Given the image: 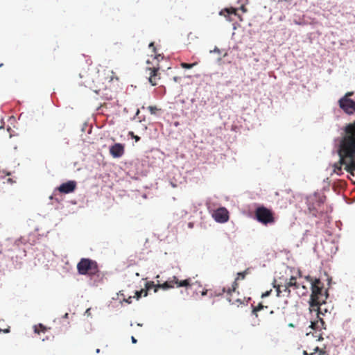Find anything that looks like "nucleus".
Segmentation results:
<instances>
[{
  "mask_svg": "<svg viewBox=\"0 0 355 355\" xmlns=\"http://www.w3.org/2000/svg\"><path fill=\"white\" fill-rule=\"evenodd\" d=\"M156 286L157 285H155L153 282H146V288L148 290V291L152 288H154V290H155L156 288Z\"/></svg>",
  "mask_w": 355,
  "mask_h": 355,
  "instance_id": "22",
  "label": "nucleus"
},
{
  "mask_svg": "<svg viewBox=\"0 0 355 355\" xmlns=\"http://www.w3.org/2000/svg\"><path fill=\"white\" fill-rule=\"evenodd\" d=\"M273 313H274V311H271L270 312V314H272Z\"/></svg>",
  "mask_w": 355,
  "mask_h": 355,
  "instance_id": "44",
  "label": "nucleus"
},
{
  "mask_svg": "<svg viewBox=\"0 0 355 355\" xmlns=\"http://www.w3.org/2000/svg\"><path fill=\"white\" fill-rule=\"evenodd\" d=\"M87 314L89 315L90 314V309H87L86 312H85Z\"/></svg>",
  "mask_w": 355,
  "mask_h": 355,
  "instance_id": "39",
  "label": "nucleus"
},
{
  "mask_svg": "<svg viewBox=\"0 0 355 355\" xmlns=\"http://www.w3.org/2000/svg\"><path fill=\"white\" fill-rule=\"evenodd\" d=\"M352 94H353V92H347L345 94V95L344 96H343L342 98H346L347 99H350L349 96H351Z\"/></svg>",
  "mask_w": 355,
  "mask_h": 355,
  "instance_id": "28",
  "label": "nucleus"
},
{
  "mask_svg": "<svg viewBox=\"0 0 355 355\" xmlns=\"http://www.w3.org/2000/svg\"><path fill=\"white\" fill-rule=\"evenodd\" d=\"M300 286H301V287H302V288H303L305 291H307V288H306V287L305 286H304V285L301 284V285H300Z\"/></svg>",
  "mask_w": 355,
  "mask_h": 355,
  "instance_id": "37",
  "label": "nucleus"
},
{
  "mask_svg": "<svg viewBox=\"0 0 355 355\" xmlns=\"http://www.w3.org/2000/svg\"><path fill=\"white\" fill-rule=\"evenodd\" d=\"M271 292H272V290L267 291L266 292L262 293L261 297L263 298V297H266L269 296L270 295Z\"/></svg>",
  "mask_w": 355,
  "mask_h": 355,
  "instance_id": "27",
  "label": "nucleus"
},
{
  "mask_svg": "<svg viewBox=\"0 0 355 355\" xmlns=\"http://www.w3.org/2000/svg\"><path fill=\"white\" fill-rule=\"evenodd\" d=\"M2 66H3V64H0V67H2Z\"/></svg>",
  "mask_w": 355,
  "mask_h": 355,
  "instance_id": "46",
  "label": "nucleus"
},
{
  "mask_svg": "<svg viewBox=\"0 0 355 355\" xmlns=\"http://www.w3.org/2000/svg\"><path fill=\"white\" fill-rule=\"evenodd\" d=\"M175 284H176L178 287H187L190 286V279L179 281L177 277L173 276L172 279H169L164 283L157 284L155 293L157 292L159 288H162L164 290L173 288H174Z\"/></svg>",
  "mask_w": 355,
  "mask_h": 355,
  "instance_id": "7",
  "label": "nucleus"
},
{
  "mask_svg": "<svg viewBox=\"0 0 355 355\" xmlns=\"http://www.w3.org/2000/svg\"><path fill=\"white\" fill-rule=\"evenodd\" d=\"M77 183L74 180H69L67 182L62 183L57 188V190L61 193H70L75 191Z\"/></svg>",
  "mask_w": 355,
  "mask_h": 355,
  "instance_id": "13",
  "label": "nucleus"
},
{
  "mask_svg": "<svg viewBox=\"0 0 355 355\" xmlns=\"http://www.w3.org/2000/svg\"><path fill=\"white\" fill-rule=\"evenodd\" d=\"M306 279L311 284V294L309 300V306L318 304V302L327 301L329 294L327 290L324 288V283L320 279L306 276Z\"/></svg>",
  "mask_w": 355,
  "mask_h": 355,
  "instance_id": "2",
  "label": "nucleus"
},
{
  "mask_svg": "<svg viewBox=\"0 0 355 355\" xmlns=\"http://www.w3.org/2000/svg\"><path fill=\"white\" fill-rule=\"evenodd\" d=\"M207 293V291H202V295H205Z\"/></svg>",
  "mask_w": 355,
  "mask_h": 355,
  "instance_id": "41",
  "label": "nucleus"
},
{
  "mask_svg": "<svg viewBox=\"0 0 355 355\" xmlns=\"http://www.w3.org/2000/svg\"><path fill=\"white\" fill-rule=\"evenodd\" d=\"M339 107L345 113L352 115L355 113V101L346 98H341L338 101Z\"/></svg>",
  "mask_w": 355,
  "mask_h": 355,
  "instance_id": "9",
  "label": "nucleus"
},
{
  "mask_svg": "<svg viewBox=\"0 0 355 355\" xmlns=\"http://www.w3.org/2000/svg\"><path fill=\"white\" fill-rule=\"evenodd\" d=\"M343 132L338 139L343 141V144H347V148L350 151H355V121L347 124L342 129Z\"/></svg>",
  "mask_w": 355,
  "mask_h": 355,
  "instance_id": "3",
  "label": "nucleus"
},
{
  "mask_svg": "<svg viewBox=\"0 0 355 355\" xmlns=\"http://www.w3.org/2000/svg\"><path fill=\"white\" fill-rule=\"evenodd\" d=\"M132 297L130 296L127 300H126V302L128 303V304H130L132 302Z\"/></svg>",
  "mask_w": 355,
  "mask_h": 355,
  "instance_id": "33",
  "label": "nucleus"
},
{
  "mask_svg": "<svg viewBox=\"0 0 355 355\" xmlns=\"http://www.w3.org/2000/svg\"><path fill=\"white\" fill-rule=\"evenodd\" d=\"M228 300L230 302L234 304V302L230 297H228Z\"/></svg>",
  "mask_w": 355,
  "mask_h": 355,
  "instance_id": "38",
  "label": "nucleus"
},
{
  "mask_svg": "<svg viewBox=\"0 0 355 355\" xmlns=\"http://www.w3.org/2000/svg\"><path fill=\"white\" fill-rule=\"evenodd\" d=\"M196 64V63L188 64V63H185V62H182L180 65L184 69H191Z\"/></svg>",
  "mask_w": 355,
  "mask_h": 355,
  "instance_id": "23",
  "label": "nucleus"
},
{
  "mask_svg": "<svg viewBox=\"0 0 355 355\" xmlns=\"http://www.w3.org/2000/svg\"><path fill=\"white\" fill-rule=\"evenodd\" d=\"M96 352V353H99L100 352V349H97Z\"/></svg>",
  "mask_w": 355,
  "mask_h": 355,
  "instance_id": "43",
  "label": "nucleus"
},
{
  "mask_svg": "<svg viewBox=\"0 0 355 355\" xmlns=\"http://www.w3.org/2000/svg\"><path fill=\"white\" fill-rule=\"evenodd\" d=\"M68 316H69V314L67 313H66L64 315V318H68Z\"/></svg>",
  "mask_w": 355,
  "mask_h": 355,
  "instance_id": "40",
  "label": "nucleus"
},
{
  "mask_svg": "<svg viewBox=\"0 0 355 355\" xmlns=\"http://www.w3.org/2000/svg\"><path fill=\"white\" fill-rule=\"evenodd\" d=\"M77 270L80 275L93 276L96 275L99 270L96 261L87 258H82L77 264Z\"/></svg>",
  "mask_w": 355,
  "mask_h": 355,
  "instance_id": "5",
  "label": "nucleus"
},
{
  "mask_svg": "<svg viewBox=\"0 0 355 355\" xmlns=\"http://www.w3.org/2000/svg\"><path fill=\"white\" fill-rule=\"evenodd\" d=\"M304 355H307L306 352H304Z\"/></svg>",
  "mask_w": 355,
  "mask_h": 355,
  "instance_id": "45",
  "label": "nucleus"
},
{
  "mask_svg": "<svg viewBox=\"0 0 355 355\" xmlns=\"http://www.w3.org/2000/svg\"><path fill=\"white\" fill-rule=\"evenodd\" d=\"M287 282L288 284V286L294 290L299 289L301 285L300 283L297 282V278L294 276H291Z\"/></svg>",
  "mask_w": 355,
  "mask_h": 355,
  "instance_id": "19",
  "label": "nucleus"
},
{
  "mask_svg": "<svg viewBox=\"0 0 355 355\" xmlns=\"http://www.w3.org/2000/svg\"><path fill=\"white\" fill-rule=\"evenodd\" d=\"M315 351H319V355H324L325 354V352H324L323 350H321V349H319L318 347H317L315 349Z\"/></svg>",
  "mask_w": 355,
  "mask_h": 355,
  "instance_id": "29",
  "label": "nucleus"
},
{
  "mask_svg": "<svg viewBox=\"0 0 355 355\" xmlns=\"http://www.w3.org/2000/svg\"><path fill=\"white\" fill-rule=\"evenodd\" d=\"M159 57H161V55H159V54L158 55L155 56V58H156V59H157V60H159Z\"/></svg>",
  "mask_w": 355,
  "mask_h": 355,
  "instance_id": "42",
  "label": "nucleus"
},
{
  "mask_svg": "<svg viewBox=\"0 0 355 355\" xmlns=\"http://www.w3.org/2000/svg\"><path fill=\"white\" fill-rule=\"evenodd\" d=\"M281 0H279V1H280Z\"/></svg>",
  "mask_w": 355,
  "mask_h": 355,
  "instance_id": "47",
  "label": "nucleus"
},
{
  "mask_svg": "<svg viewBox=\"0 0 355 355\" xmlns=\"http://www.w3.org/2000/svg\"><path fill=\"white\" fill-rule=\"evenodd\" d=\"M180 79V77H177V76H175L173 78V80H174L175 82H178Z\"/></svg>",
  "mask_w": 355,
  "mask_h": 355,
  "instance_id": "35",
  "label": "nucleus"
},
{
  "mask_svg": "<svg viewBox=\"0 0 355 355\" xmlns=\"http://www.w3.org/2000/svg\"><path fill=\"white\" fill-rule=\"evenodd\" d=\"M343 132L338 139L343 141V144H347V148L350 151H355V121L347 124L342 129Z\"/></svg>",
  "mask_w": 355,
  "mask_h": 355,
  "instance_id": "4",
  "label": "nucleus"
},
{
  "mask_svg": "<svg viewBox=\"0 0 355 355\" xmlns=\"http://www.w3.org/2000/svg\"><path fill=\"white\" fill-rule=\"evenodd\" d=\"M149 47H150V48H152V49H153V51H154V52H155V50H156V49H155V46H154V43H153V42L150 43V44H149Z\"/></svg>",
  "mask_w": 355,
  "mask_h": 355,
  "instance_id": "31",
  "label": "nucleus"
},
{
  "mask_svg": "<svg viewBox=\"0 0 355 355\" xmlns=\"http://www.w3.org/2000/svg\"><path fill=\"white\" fill-rule=\"evenodd\" d=\"M247 274H248V269H246L245 271L242 272H239L237 274V277L235 279L234 282L232 285V287L228 288L227 289L223 288V292H227L228 295H232V293L234 292L238 287L237 282L240 279H244Z\"/></svg>",
  "mask_w": 355,
  "mask_h": 355,
  "instance_id": "14",
  "label": "nucleus"
},
{
  "mask_svg": "<svg viewBox=\"0 0 355 355\" xmlns=\"http://www.w3.org/2000/svg\"><path fill=\"white\" fill-rule=\"evenodd\" d=\"M148 110H149L150 113L151 114H155L157 111L158 110V108L156 106H148Z\"/></svg>",
  "mask_w": 355,
  "mask_h": 355,
  "instance_id": "24",
  "label": "nucleus"
},
{
  "mask_svg": "<svg viewBox=\"0 0 355 355\" xmlns=\"http://www.w3.org/2000/svg\"><path fill=\"white\" fill-rule=\"evenodd\" d=\"M46 328L42 324H40L38 326L34 327L35 333L40 334V331L44 332Z\"/></svg>",
  "mask_w": 355,
  "mask_h": 355,
  "instance_id": "21",
  "label": "nucleus"
},
{
  "mask_svg": "<svg viewBox=\"0 0 355 355\" xmlns=\"http://www.w3.org/2000/svg\"><path fill=\"white\" fill-rule=\"evenodd\" d=\"M131 340H132V342L133 343H137V340L135 339V338L134 336H132Z\"/></svg>",
  "mask_w": 355,
  "mask_h": 355,
  "instance_id": "36",
  "label": "nucleus"
},
{
  "mask_svg": "<svg viewBox=\"0 0 355 355\" xmlns=\"http://www.w3.org/2000/svg\"><path fill=\"white\" fill-rule=\"evenodd\" d=\"M313 201L314 200L312 198L309 200V210L313 216H316L318 212L319 207L322 205V201L318 200H315V202Z\"/></svg>",
  "mask_w": 355,
  "mask_h": 355,
  "instance_id": "17",
  "label": "nucleus"
},
{
  "mask_svg": "<svg viewBox=\"0 0 355 355\" xmlns=\"http://www.w3.org/2000/svg\"><path fill=\"white\" fill-rule=\"evenodd\" d=\"M274 288H276L277 297H281V296H286L287 297H290L291 288H290V286H288V284L287 281H286L284 284H282V282H280L277 284H274Z\"/></svg>",
  "mask_w": 355,
  "mask_h": 355,
  "instance_id": "12",
  "label": "nucleus"
},
{
  "mask_svg": "<svg viewBox=\"0 0 355 355\" xmlns=\"http://www.w3.org/2000/svg\"><path fill=\"white\" fill-rule=\"evenodd\" d=\"M142 295V291H135V295L133 297H136L137 300H139Z\"/></svg>",
  "mask_w": 355,
  "mask_h": 355,
  "instance_id": "26",
  "label": "nucleus"
},
{
  "mask_svg": "<svg viewBox=\"0 0 355 355\" xmlns=\"http://www.w3.org/2000/svg\"><path fill=\"white\" fill-rule=\"evenodd\" d=\"M337 153L339 161L334 164V172L338 175L342 174V166L345 170L351 175H354L355 171V151H349L347 144H343V141L336 138L335 139Z\"/></svg>",
  "mask_w": 355,
  "mask_h": 355,
  "instance_id": "1",
  "label": "nucleus"
},
{
  "mask_svg": "<svg viewBox=\"0 0 355 355\" xmlns=\"http://www.w3.org/2000/svg\"><path fill=\"white\" fill-rule=\"evenodd\" d=\"M90 88L96 94H99V92H101V90L103 89V85L102 86H95L94 87H92V86H90Z\"/></svg>",
  "mask_w": 355,
  "mask_h": 355,
  "instance_id": "25",
  "label": "nucleus"
},
{
  "mask_svg": "<svg viewBox=\"0 0 355 355\" xmlns=\"http://www.w3.org/2000/svg\"><path fill=\"white\" fill-rule=\"evenodd\" d=\"M133 139H135L136 142H137L140 140V137L137 135L134 136Z\"/></svg>",
  "mask_w": 355,
  "mask_h": 355,
  "instance_id": "32",
  "label": "nucleus"
},
{
  "mask_svg": "<svg viewBox=\"0 0 355 355\" xmlns=\"http://www.w3.org/2000/svg\"><path fill=\"white\" fill-rule=\"evenodd\" d=\"M239 10H241L243 13H245L248 11L245 6L242 5L238 9L234 8L233 7L225 8L220 12V15H223L225 17H226L227 19V20H229L230 21L233 20L231 17L232 15L238 17V18L241 21H242V18H241V15L238 13Z\"/></svg>",
  "mask_w": 355,
  "mask_h": 355,
  "instance_id": "8",
  "label": "nucleus"
},
{
  "mask_svg": "<svg viewBox=\"0 0 355 355\" xmlns=\"http://www.w3.org/2000/svg\"><path fill=\"white\" fill-rule=\"evenodd\" d=\"M318 319L315 321H311L310 327L313 329L320 331L322 329H325V322L323 320L322 318H318Z\"/></svg>",
  "mask_w": 355,
  "mask_h": 355,
  "instance_id": "18",
  "label": "nucleus"
},
{
  "mask_svg": "<svg viewBox=\"0 0 355 355\" xmlns=\"http://www.w3.org/2000/svg\"><path fill=\"white\" fill-rule=\"evenodd\" d=\"M128 135L130 136L132 138H133L134 136H135L133 132H129Z\"/></svg>",
  "mask_w": 355,
  "mask_h": 355,
  "instance_id": "34",
  "label": "nucleus"
},
{
  "mask_svg": "<svg viewBox=\"0 0 355 355\" xmlns=\"http://www.w3.org/2000/svg\"><path fill=\"white\" fill-rule=\"evenodd\" d=\"M228 214V211L225 207H220L214 211L212 216L218 223H225L229 219Z\"/></svg>",
  "mask_w": 355,
  "mask_h": 355,
  "instance_id": "11",
  "label": "nucleus"
},
{
  "mask_svg": "<svg viewBox=\"0 0 355 355\" xmlns=\"http://www.w3.org/2000/svg\"><path fill=\"white\" fill-rule=\"evenodd\" d=\"M318 304L313 306H310V311H315L317 314L318 318H322L321 316H325L327 313L331 314L325 302H318Z\"/></svg>",
  "mask_w": 355,
  "mask_h": 355,
  "instance_id": "10",
  "label": "nucleus"
},
{
  "mask_svg": "<svg viewBox=\"0 0 355 355\" xmlns=\"http://www.w3.org/2000/svg\"><path fill=\"white\" fill-rule=\"evenodd\" d=\"M263 308L267 309V306H264L262 303H259L257 306H254L252 305V314L254 315L257 318L258 317V311L262 310Z\"/></svg>",
  "mask_w": 355,
  "mask_h": 355,
  "instance_id": "20",
  "label": "nucleus"
},
{
  "mask_svg": "<svg viewBox=\"0 0 355 355\" xmlns=\"http://www.w3.org/2000/svg\"><path fill=\"white\" fill-rule=\"evenodd\" d=\"M140 291H142V295L144 296H147L148 295V290L146 288V289H141Z\"/></svg>",
  "mask_w": 355,
  "mask_h": 355,
  "instance_id": "30",
  "label": "nucleus"
},
{
  "mask_svg": "<svg viewBox=\"0 0 355 355\" xmlns=\"http://www.w3.org/2000/svg\"><path fill=\"white\" fill-rule=\"evenodd\" d=\"M159 67H147L146 70L149 71V78L148 80L150 83L153 86H155L157 85V80H159L160 77L159 76Z\"/></svg>",
  "mask_w": 355,
  "mask_h": 355,
  "instance_id": "15",
  "label": "nucleus"
},
{
  "mask_svg": "<svg viewBox=\"0 0 355 355\" xmlns=\"http://www.w3.org/2000/svg\"><path fill=\"white\" fill-rule=\"evenodd\" d=\"M254 214L256 219L263 225H266L275 223L274 213L264 206L258 207Z\"/></svg>",
  "mask_w": 355,
  "mask_h": 355,
  "instance_id": "6",
  "label": "nucleus"
},
{
  "mask_svg": "<svg viewBox=\"0 0 355 355\" xmlns=\"http://www.w3.org/2000/svg\"><path fill=\"white\" fill-rule=\"evenodd\" d=\"M124 151V145L120 143L115 144L110 148V153L114 158L121 157Z\"/></svg>",
  "mask_w": 355,
  "mask_h": 355,
  "instance_id": "16",
  "label": "nucleus"
}]
</instances>
